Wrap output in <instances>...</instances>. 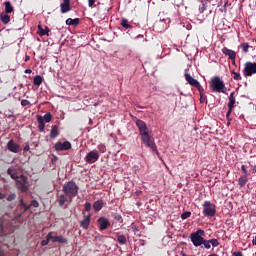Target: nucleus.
<instances>
[{
    "label": "nucleus",
    "mask_w": 256,
    "mask_h": 256,
    "mask_svg": "<svg viewBox=\"0 0 256 256\" xmlns=\"http://www.w3.org/2000/svg\"><path fill=\"white\" fill-rule=\"evenodd\" d=\"M42 118H43V122H45V123H51L52 116H51V113H50V112L46 113V114L44 115V117H42Z\"/></svg>",
    "instance_id": "33"
},
{
    "label": "nucleus",
    "mask_w": 256,
    "mask_h": 256,
    "mask_svg": "<svg viewBox=\"0 0 256 256\" xmlns=\"http://www.w3.org/2000/svg\"><path fill=\"white\" fill-rule=\"evenodd\" d=\"M16 187L22 193H27L29 191V186H27V177L25 175H20L16 180Z\"/></svg>",
    "instance_id": "7"
},
{
    "label": "nucleus",
    "mask_w": 256,
    "mask_h": 256,
    "mask_svg": "<svg viewBox=\"0 0 256 256\" xmlns=\"http://www.w3.org/2000/svg\"><path fill=\"white\" fill-rule=\"evenodd\" d=\"M13 168H8L7 174L11 176V174L14 172Z\"/></svg>",
    "instance_id": "49"
},
{
    "label": "nucleus",
    "mask_w": 256,
    "mask_h": 256,
    "mask_svg": "<svg viewBox=\"0 0 256 256\" xmlns=\"http://www.w3.org/2000/svg\"><path fill=\"white\" fill-rule=\"evenodd\" d=\"M205 91H199L200 93V103H205L207 101V96L204 94Z\"/></svg>",
    "instance_id": "35"
},
{
    "label": "nucleus",
    "mask_w": 256,
    "mask_h": 256,
    "mask_svg": "<svg viewBox=\"0 0 256 256\" xmlns=\"http://www.w3.org/2000/svg\"><path fill=\"white\" fill-rule=\"evenodd\" d=\"M115 219H116L117 221H121L122 217H121V215H117V216L115 217Z\"/></svg>",
    "instance_id": "52"
},
{
    "label": "nucleus",
    "mask_w": 256,
    "mask_h": 256,
    "mask_svg": "<svg viewBox=\"0 0 256 256\" xmlns=\"http://www.w3.org/2000/svg\"><path fill=\"white\" fill-rule=\"evenodd\" d=\"M55 151H69L71 149V142L65 141V142H57L54 145Z\"/></svg>",
    "instance_id": "9"
},
{
    "label": "nucleus",
    "mask_w": 256,
    "mask_h": 256,
    "mask_svg": "<svg viewBox=\"0 0 256 256\" xmlns=\"http://www.w3.org/2000/svg\"><path fill=\"white\" fill-rule=\"evenodd\" d=\"M210 244L212 245V247H219V240L215 238L210 239Z\"/></svg>",
    "instance_id": "37"
},
{
    "label": "nucleus",
    "mask_w": 256,
    "mask_h": 256,
    "mask_svg": "<svg viewBox=\"0 0 256 256\" xmlns=\"http://www.w3.org/2000/svg\"><path fill=\"white\" fill-rule=\"evenodd\" d=\"M247 175H242L239 179H238V185H240L241 187H245V185H247Z\"/></svg>",
    "instance_id": "29"
},
{
    "label": "nucleus",
    "mask_w": 256,
    "mask_h": 256,
    "mask_svg": "<svg viewBox=\"0 0 256 256\" xmlns=\"http://www.w3.org/2000/svg\"><path fill=\"white\" fill-rule=\"evenodd\" d=\"M117 241L120 245H127V237L125 235H119Z\"/></svg>",
    "instance_id": "31"
},
{
    "label": "nucleus",
    "mask_w": 256,
    "mask_h": 256,
    "mask_svg": "<svg viewBox=\"0 0 256 256\" xmlns=\"http://www.w3.org/2000/svg\"><path fill=\"white\" fill-rule=\"evenodd\" d=\"M62 191L71 202L73 201V198L77 197V193H79V186H77L75 182L70 181L63 185Z\"/></svg>",
    "instance_id": "2"
},
{
    "label": "nucleus",
    "mask_w": 256,
    "mask_h": 256,
    "mask_svg": "<svg viewBox=\"0 0 256 256\" xmlns=\"http://www.w3.org/2000/svg\"><path fill=\"white\" fill-rule=\"evenodd\" d=\"M120 25L124 29H133V26L131 24H129V20H127V18H122Z\"/></svg>",
    "instance_id": "21"
},
{
    "label": "nucleus",
    "mask_w": 256,
    "mask_h": 256,
    "mask_svg": "<svg viewBox=\"0 0 256 256\" xmlns=\"http://www.w3.org/2000/svg\"><path fill=\"white\" fill-rule=\"evenodd\" d=\"M49 241H53V232H49L46 236V239L42 240L41 242L42 247L49 245Z\"/></svg>",
    "instance_id": "20"
},
{
    "label": "nucleus",
    "mask_w": 256,
    "mask_h": 256,
    "mask_svg": "<svg viewBox=\"0 0 256 256\" xmlns=\"http://www.w3.org/2000/svg\"><path fill=\"white\" fill-rule=\"evenodd\" d=\"M38 129L39 131H45V122H43V116L37 115Z\"/></svg>",
    "instance_id": "19"
},
{
    "label": "nucleus",
    "mask_w": 256,
    "mask_h": 256,
    "mask_svg": "<svg viewBox=\"0 0 256 256\" xmlns=\"http://www.w3.org/2000/svg\"><path fill=\"white\" fill-rule=\"evenodd\" d=\"M137 205H138V207H141V203L140 202H138Z\"/></svg>",
    "instance_id": "60"
},
{
    "label": "nucleus",
    "mask_w": 256,
    "mask_h": 256,
    "mask_svg": "<svg viewBox=\"0 0 256 256\" xmlns=\"http://www.w3.org/2000/svg\"><path fill=\"white\" fill-rule=\"evenodd\" d=\"M20 207L24 208V211H29L31 207H39V202L37 200H32L30 205L25 204L23 199H20Z\"/></svg>",
    "instance_id": "15"
},
{
    "label": "nucleus",
    "mask_w": 256,
    "mask_h": 256,
    "mask_svg": "<svg viewBox=\"0 0 256 256\" xmlns=\"http://www.w3.org/2000/svg\"><path fill=\"white\" fill-rule=\"evenodd\" d=\"M189 217H191V212H189V211H186V212L181 214V219L183 221H185V219H189Z\"/></svg>",
    "instance_id": "36"
},
{
    "label": "nucleus",
    "mask_w": 256,
    "mask_h": 256,
    "mask_svg": "<svg viewBox=\"0 0 256 256\" xmlns=\"http://www.w3.org/2000/svg\"><path fill=\"white\" fill-rule=\"evenodd\" d=\"M30 104V102H29V100H22L21 101V105H22V107H27V105H29Z\"/></svg>",
    "instance_id": "46"
},
{
    "label": "nucleus",
    "mask_w": 256,
    "mask_h": 256,
    "mask_svg": "<svg viewBox=\"0 0 256 256\" xmlns=\"http://www.w3.org/2000/svg\"><path fill=\"white\" fill-rule=\"evenodd\" d=\"M252 173H256V165L252 166Z\"/></svg>",
    "instance_id": "55"
},
{
    "label": "nucleus",
    "mask_w": 256,
    "mask_h": 256,
    "mask_svg": "<svg viewBox=\"0 0 256 256\" xmlns=\"http://www.w3.org/2000/svg\"><path fill=\"white\" fill-rule=\"evenodd\" d=\"M241 171H242V173H244V175H249V172L247 171V166H245V165H242L241 166Z\"/></svg>",
    "instance_id": "43"
},
{
    "label": "nucleus",
    "mask_w": 256,
    "mask_h": 256,
    "mask_svg": "<svg viewBox=\"0 0 256 256\" xmlns=\"http://www.w3.org/2000/svg\"><path fill=\"white\" fill-rule=\"evenodd\" d=\"M228 107L235 108V92L230 93Z\"/></svg>",
    "instance_id": "22"
},
{
    "label": "nucleus",
    "mask_w": 256,
    "mask_h": 256,
    "mask_svg": "<svg viewBox=\"0 0 256 256\" xmlns=\"http://www.w3.org/2000/svg\"><path fill=\"white\" fill-rule=\"evenodd\" d=\"M234 81H241V74L239 72H235V70L231 71Z\"/></svg>",
    "instance_id": "32"
},
{
    "label": "nucleus",
    "mask_w": 256,
    "mask_h": 256,
    "mask_svg": "<svg viewBox=\"0 0 256 256\" xmlns=\"http://www.w3.org/2000/svg\"><path fill=\"white\" fill-rule=\"evenodd\" d=\"M88 7H90L91 9H93V7H97L95 5V0H88Z\"/></svg>",
    "instance_id": "42"
},
{
    "label": "nucleus",
    "mask_w": 256,
    "mask_h": 256,
    "mask_svg": "<svg viewBox=\"0 0 256 256\" xmlns=\"http://www.w3.org/2000/svg\"><path fill=\"white\" fill-rule=\"evenodd\" d=\"M105 237H107V236L98 235V236L95 237V239H96V241H101V242H103V240L105 239Z\"/></svg>",
    "instance_id": "45"
},
{
    "label": "nucleus",
    "mask_w": 256,
    "mask_h": 256,
    "mask_svg": "<svg viewBox=\"0 0 256 256\" xmlns=\"http://www.w3.org/2000/svg\"><path fill=\"white\" fill-rule=\"evenodd\" d=\"M210 89H212L213 93H227V87L225 86V82L221 80L219 76H214L210 81Z\"/></svg>",
    "instance_id": "3"
},
{
    "label": "nucleus",
    "mask_w": 256,
    "mask_h": 256,
    "mask_svg": "<svg viewBox=\"0 0 256 256\" xmlns=\"http://www.w3.org/2000/svg\"><path fill=\"white\" fill-rule=\"evenodd\" d=\"M222 53H223V55H226V57H229V59L232 61L233 65H235V59H237V52H235L229 48H223Z\"/></svg>",
    "instance_id": "12"
},
{
    "label": "nucleus",
    "mask_w": 256,
    "mask_h": 256,
    "mask_svg": "<svg viewBox=\"0 0 256 256\" xmlns=\"http://www.w3.org/2000/svg\"><path fill=\"white\" fill-rule=\"evenodd\" d=\"M0 20L4 25H7V23H9V21H11V16H9V14H1Z\"/></svg>",
    "instance_id": "25"
},
{
    "label": "nucleus",
    "mask_w": 256,
    "mask_h": 256,
    "mask_svg": "<svg viewBox=\"0 0 256 256\" xmlns=\"http://www.w3.org/2000/svg\"><path fill=\"white\" fill-rule=\"evenodd\" d=\"M29 59H31V57L29 55L25 56V62L29 61Z\"/></svg>",
    "instance_id": "54"
},
{
    "label": "nucleus",
    "mask_w": 256,
    "mask_h": 256,
    "mask_svg": "<svg viewBox=\"0 0 256 256\" xmlns=\"http://www.w3.org/2000/svg\"><path fill=\"white\" fill-rule=\"evenodd\" d=\"M0 231L3 233V222H0Z\"/></svg>",
    "instance_id": "53"
},
{
    "label": "nucleus",
    "mask_w": 256,
    "mask_h": 256,
    "mask_svg": "<svg viewBox=\"0 0 256 256\" xmlns=\"http://www.w3.org/2000/svg\"><path fill=\"white\" fill-rule=\"evenodd\" d=\"M31 149V147L29 146V144H26L25 147L23 148V151L27 152Z\"/></svg>",
    "instance_id": "48"
},
{
    "label": "nucleus",
    "mask_w": 256,
    "mask_h": 256,
    "mask_svg": "<svg viewBox=\"0 0 256 256\" xmlns=\"http://www.w3.org/2000/svg\"><path fill=\"white\" fill-rule=\"evenodd\" d=\"M50 31L49 27L46 26L45 29H43L41 25H38V35H40V37H45V35L49 37Z\"/></svg>",
    "instance_id": "18"
},
{
    "label": "nucleus",
    "mask_w": 256,
    "mask_h": 256,
    "mask_svg": "<svg viewBox=\"0 0 256 256\" xmlns=\"http://www.w3.org/2000/svg\"><path fill=\"white\" fill-rule=\"evenodd\" d=\"M59 135V127L57 125L52 126L51 132H50V138L55 139Z\"/></svg>",
    "instance_id": "23"
},
{
    "label": "nucleus",
    "mask_w": 256,
    "mask_h": 256,
    "mask_svg": "<svg viewBox=\"0 0 256 256\" xmlns=\"http://www.w3.org/2000/svg\"><path fill=\"white\" fill-rule=\"evenodd\" d=\"M60 11L62 14L69 13L71 11V0H63L60 4Z\"/></svg>",
    "instance_id": "14"
},
{
    "label": "nucleus",
    "mask_w": 256,
    "mask_h": 256,
    "mask_svg": "<svg viewBox=\"0 0 256 256\" xmlns=\"http://www.w3.org/2000/svg\"><path fill=\"white\" fill-rule=\"evenodd\" d=\"M204 217H215V213L217 210L215 209V205L211 203V201H205L203 204V211Z\"/></svg>",
    "instance_id": "5"
},
{
    "label": "nucleus",
    "mask_w": 256,
    "mask_h": 256,
    "mask_svg": "<svg viewBox=\"0 0 256 256\" xmlns=\"http://www.w3.org/2000/svg\"><path fill=\"white\" fill-rule=\"evenodd\" d=\"M89 225H91V214L85 216L80 222V227H82V229H89Z\"/></svg>",
    "instance_id": "17"
},
{
    "label": "nucleus",
    "mask_w": 256,
    "mask_h": 256,
    "mask_svg": "<svg viewBox=\"0 0 256 256\" xmlns=\"http://www.w3.org/2000/svg\"><path fill=\"white\" fill-rule=\"evenodd\" d=\"M203 235H205V231L202 229H199L196 232L190 234V241L193 243L194 247H201V245H203L205 240Z\"/></svg>",
    "instance_id": "4"
},
{
    "label": "nucleus",
    "mask_w": 256,
    "mask_h": 256,
    "mask_svg": "<svg viewBox=\"0 0 256 256\" xmlns=\"http://www.w3.org/2000/svg\"><path fill=\"white\" fill-rule=\"evenodd\" d=\"M86 163H96V161H99V153H97L95 150L90 151L86 157H85Z\"/></svg>",
    "instance_id": "11"
},
{
    "label": "nucleus",
    "mask_w": 256,
    "mask_h": 256,
    "mask_svg": "<svg viewBox=\"0 0 256 256\" xmlns=\"http://www.w3.org/2000/svg\"><path fill=\"white\" fill-rule=\"evenodd\" d=\"M232 256H243L242 252H234Z\"/></svg>",
    "instance_id": "50"
},
{
    "label": "nucleus",
    "mask_w": 256,
    "mask_h": 256,
    "mask_svg": "<svg viewBox=\"0 0 256 256\" xmlns=\"http://www.w3.org/2000/svg\"><path fill=\"white\" fill-rule=\"evenodd\" d=\"M98 148H99V151H101L102 153H105V146L104 145H100V146H98Z\"/></svg>",
    "instance_id": "47"
},
{
    "label": "nucleus",
    "mask_w": 256,
    "mask_h": 256,
    "mask_svg": "<svg viewBox=\"0 0 256 256\" xmlns=\"http://www.w3.org/2000/svg\"><path fill=\"white\" fill-rule=\"evenodd\" d=\"M11 179H15L16 181L19 179L17 172L15 170L10 174Z\"/></svg>",
    "instance_id": "41"
},
{
    "label": "nucleus",
    "mask_w": 256,
    "mask_h": 256,
    "mask_svg": "<svg viewBox=\"0 0 256 256\" xmlns=\"http://www.w3.org/2000/svg\"><path fill=\"white\" fill-rule=\"evenodd\" d=\"M241 49H242V51H244L245 53H249V43H243V44H241Z\"/></svg>",
    "instance_id": "34"
},
{
    "label": "nucleus",
    "mask_w": 256,
    "mask_h": 256,
    "mask_svg": "<svg viewBox=\"0 0 256 256\" xmlns=\"http://www.w3.org/2000/svg\"><path fill=\"white\" fill-rule=\"evenodd\" d=\"M0 199H5V194L0 192Z\"/></svg>",
    "instance_id": "57"
},
{
    "label": "nucleus",
    "mask_w": 256,
    "mask_h": 256,
    "mask_svg": "<svg viewBox=\"0 0 256 256\" xmlns=\"http://www.w3.org/2000/svg\"><path fill=\"white\" fill-rule=\"evenodd\" d=\"M66 202H67V196H65V194H61L58 198L59 207H63V205H65Z\"/></svg>",
    "instance_id": "30"
},
{
    "label": "nucleus",
    "mask_w": 256,
    "mask_h": 256,
    "mask_svg": "<svg viewBox=\"0 0 256 256\" xmlns=\"http://www.w3.org/2000/svg\"><path fill=\"white\" fill-rule=\"evenodd\" d=\"M185 80L187 81L188 84H190L191 87H195V89H197V91H205V89H203V86H201V83H199V81H197V79L193 78V76H191V74L186 73L184 75Z\"/></svg>",
    "instance_id": "8"
},
{
    "label": "nucleus",
    "mask_w": 256,
    "mask_h": 256,
    "mask_svg": "<svg viewBox=\"0 0 256 256\" xmlns=\"http://www.w3.org/2000/svg\"><path fill=\"white\" fill-rule=\"evenodd\" d=\"M97 223L100 231H105V229H109V227H111V222H109V219L105 217L98 218Z\"/></svg>",
    "instance_id": "10"
},
{
    "label": "nucleus",
    "mask_w": 256,
    "mask_h": 256,
    "mask_svg": "<svg viewBox=\"0 0 256 256\" xmlns=\"http://www.w3.org/2000/svg\"><path fill=\"white\" fill-rule=\"evenodd\" d=\"M133 231H139V228L137 226H132Z\"/></svg>",
    "instance_id": "58"
},
{
    "label": "nucleus",
    "mask_w": 256,
    "mask_h": 256,
    "mask_svg": "<svg viewBox=\"0 0 256 256\" xmlns=\"http://www.w3.org/2000/svg\"><path fill=\"white\" fill-rule=\"evenodd\" d=\"M43 83V77L40 75H36L33 79V84L36 85V87H40V85Z\"/></svg>",
    "instance_id": "26"
},
{
    "label": "nucleus",
    "mask_w": 256,
    "mask_h": 256,
    "mask_svg": "<svg viewBox=\"0 0 256 256\" xmlns=\"http://www.w3.org/2000/svg\"><path fill=\"white\" fill-rule=\"evenodd\" d=\"M136 126L138 127L139 135L143 145L149 147V149H152V151L157 152V145L151 138V135H149V128L147 127V123H145L143 120H137Z\"/></svg>",
    "instance_id": "1"
},
{
    "label": "nucleus",
    "mask_w": 256,
    "mask_h": 256,
    "mask_svg": "<svg viewBox=\"0 0 256 256\" xmlns=\"http://www.w3.org/2000/svg\"><path fill=\"white\" fill-rule=\"evenodd\" d=\"M202 245H204L205 249H211V241L210 240H205L202 243Z\"/></svg>",
    "instance_id": "38"
},
{
    "label": "nucleus",
    "mask_w": 256,
    "mask_h": 256,
    "mask_svg": "<svg viewBox=\"0 0 256 256\" xmlns=\"http://www.w3.org/2000/svg\"><path fill=\"white\" fill-rule=\"evenodd\" d=\"M252 245H256V236L252 240Z\"/></svg>",
    "instance_id": "59"
},
{
    "label": "nucleus",
    "mask_w": 256,
    "mask_h": 256,
    "mask_svg": "<svg viewBox=\"0 0 256 256\" xmlns=\"http://www.w3.org/2000/svg\"><path fill=\"white\" fill-rule=\"evenodd\" d=\"M7 148L8 151H11V153H19V151H21V146H19V144L15 143L13 140H10L7 143Z\"/></svg>",
    "instance_id": "13"
},
{
    "label": "nucleus",
    "mask_w": 256,
    "mask_h": 256,
    "mask_svg": "<svg viewBox=\"0 0 256 256\" xmlns=\"http://www.w3.org/2000/svg\"><path fill=\"white\" fill-rule=\"evenodd\" d=\"M79 22H80L79 18H75V19H73V18H68V19L66 20V25L75 26V25H79Z\"/></svg>",
    "instance_id": "28"
},
{
    "label": "nucleus",
    "mask_w": 256,
    "mask_h": 256,
    "mask_svg": "<svg viewBox=\"0 0 256 256\" xmlns=\"http://www.w3.org/2000/svg\"><path fill=\"white\" fill-rule=\"evenodd\" d=\"M68 239L65 238L64 236L60 235V236H53L52 234V242L53 243H60V245H65L68 243Z\"/></svg>",
    "instance_id": "16"
},
{
    "label": "nucleus",
    "mask_w": 256,
    "mask_h": 256,
    "mask_svg": "<svg viewBox=\"0 0 256 256\" xmlns=\"http://www.w3.org/2000/svg\"><path fill=\"white\" fill-rule=\"evenodd\" d=\"M142 193H143V191L137 190V191L135 192V195H137V197H139V195H141Z\"/></svg>",
    "instance_id": "51"
},
{
    "label": "nucleus",
    "mask_w": 256,
    "mask_h": 256,
    "mask_svg": "<svg viewBox=\"0 0 256 256\" xmlns=\"http://www.w3.org/2000/svg\"><path fill=\"white\" fill-rule=\"evenodd\" d=\"M24 73H32V70L31 69H26L25 71H24Z\"/></svg>",
    "instance_id": "56"
},
{
    "label": "nucleus",
    "mask_w": 256,
    "mask_h": 256,
    "mask_svg": "<svg viewBox=\"0 0 256 256\" xmlns=\"http://www.w3.org/2000/svg\"><path fill=\"white\" fill-rule=\"evenodd\" d=\"M17 195L15 193L9 194L7 197V201H15Z\"/></svg>",
    "instance_id": "39"
},
{
    "label": "nucleus",
    "mask_w": 256,
    "mask_h": 256,
    "mask_svg": "<svg viewBox=\"0 0 256 256\" xmlns=\"http://www.w3.org/2000/svg\"><path fill=\"white\" fill-rule=\"evenodd\" d=\"M244 77H252L256 75V62H246L243 69Z\"/></svg>",
    "instance_id": "6"
},
{
    "label": "nucleus",
    "mask_w": 256,
    "mask_h": 256,
    "mask_svg": "<svg viewBox=\"0 0 256 256\" xmlns=\"http://www.w3.org/2000/svg\"><path fill=\"white\" fill-rule=\"evenodd\" d=\"M84 207H85V211L87 212L91 211V207H92L91 202H86L84 204Z\"/></svg>",
    "instance_id": "40"
},
{
    "label": "nucleus",
    "mask_w": 256,
    "mask_h": 256,
    "mask_svg": "<svg viewBox=\"0 0 256 256\" xmlns=\"http://www.w3.org/2000/svg\"><path fill=\"white\" fill-rule=\"evenodd\" d=\"M231 113H233V108L228 107V111L226 113V118L229 119V117H231Z\"/></svg>",
    "instance_id": "44"
},
{
    "label": "nucleus",
    "mask_w": 256,
    "mask_h": 256,
    "mask_svg": "<svg viewBox=\"0 0 256 256\" xmlns=\"http://www.w3.org/2000/svg\"><path fill=\"white\" fill-rule=\"evenodd\" d=\"M4 5H5V13L6 14L13 13V6L11 5L10 1L4 2Z\"/></svg>",
    "instance_id": "27"
},
{
    "label": "nucleus",
    "mask_w": 256,
    "mask_h": 256,
    "mask_svg": "<svg viewBox=\"0 0 256 256\" xmlns=\"http://www.w3.org/2000/svg\"><path fill=\"white\" fill-rule=\"evenodd\" d=\"M93 209L96 211H101L103 209V200H97L93 204Z\"/></svg>",
    "instance_id": "24"
}]
</instances>
